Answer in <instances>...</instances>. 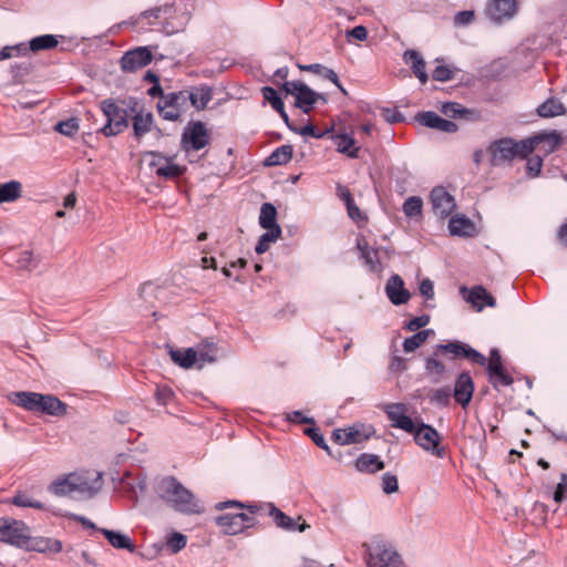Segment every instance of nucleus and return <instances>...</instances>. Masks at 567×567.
I'll use <instances>...</instances> for the list:
<instances>
[{"label":"nucleus","mask_w":567,"mask_h":567,"mask_svg":"<svg viewBox=\"0 0 567 567\" xmlns=\"http://www.w3.org/2000/svg\"><path fill=\"white\" fill-rule=\"evenodd\" d=\"M281 235V228L276 227L274 230H266L265 234H262L255 247V250L257 254H264L268 250L269 245L271 243H275Z\"/></svg>","instance_id":"a19ab883"},{"label":"nucleus","mask_w":567,"mask_h":567,"mask_svg":"<svg viewBox=\"0 0 567 567\" xmlns=\"http://www.w3.org/2000/svg\"><path fill=\"white\" fill-rule=\"evenodd\" d=\"M35 412L52 416H63L66 413V404L52 394L40 393Z\"/></svg>","instance_id":"6ab92c4d"},{"label":"nucleus","mask_w":567,"mask_h":567,"mask_svg":"<svg viewBox=\"0 0 567 567\" xmlns=\"http://www.w3.org/2000/svg\"><path fill=\"white\" fill-rule=\"evenodd\" d=\"M99 532L104 535L110 545L113 546L114 548L126 549L131 553L135 550V546L127 535L121 532L111 530L106 528H100Z\"/></svg>","instance_id":"393cba45"},{"label":"nucleus","mask_w":567,"mask_h":567,"mask_svg":"<svg viewBox=\"0 0 567 567\" xmlns=\"http://www.w3.org/2000/svg\"><path fill=\"white\" fill-rule=\"evenodd\" d=\"M474 230V224L465 217H453L449 223V231L451 235L471 236Z\"/></svg>","instance_id":"473e14b6"},{"label":"nucleus","mask_w":567,"mask_h":567,"mask_svg":"<svg viewBox=\"0 0 567 567\" xmlns=\"http://www.w3.org/2000/svg\"><path fill=\"white\" fill-rule=\"evenodd\" d=\"M357 246L361 252V257L364 259L365 265L370 270L373 272H381L383 270L380 256L382 250L370 247L364 239H359Z\"/></svg>","instance_id":"412c9836"},{"label":"nucleus","mask_w":567,"mask_h":567,"mask_svg":"<svg viewBox=\"0 0 567 567\" xmlns=\"http://www.w3.org/2000/svg\"><path fill=\"white\" fill-rule=\"evenodd\" d=\"M185 91L187 102H189L196 110H204L213 99L212 89L206 85Z\"/></svg>","instance_id":"5701e85b"},{"label":"nucleus","mask_w":567,"mask_h":567,"mask_svg":"<svg viewBox=\"0 0 567 567\" xmlns=\"http://www.w3.org/2000/svg\"><path fill=\"white\" fill-rule=\"evenodd\" d=\"M281 90L287 95H292L296 99L295 105L296 107L302 110L305 113H308L313 104L320 96L317 92L311 90L308 85L300 81H286L281 85Z\"/></svg>","instance_id":"6e6552de"},{"label":"nucleus","mask_w":567,"mask_h":567,"mask_svg":"<svg viewBox=\"0 0 567 567\" xmlns=\"http://www.w3.org/2000/svg\"><path fill=\"white\" fill-rule=\"evenodd\" d=\"M359 472L375 473L384 468V462L378 455L363 453L355 461Z\"/></svg>","instance_id":"cd10ccee"},{"label":"nucleus","mask_w":567,"mask_h":567,"mask_svg":"<svg viewBox=\"0 0 567 567\" xmlns=\"http://www.w3.org/2000/svg\"><path fill=\"white\" fill-rule=\"evenodd\" d=\"M429 316L415 317L406 323L405 328L409 331H416L417 329L425 327L429 323Z\"/></svg>","instance_id":"0e129e2a"},{"label":"nucleus","mask_w":567,"mask_h":567,"mask_svg":"<svg viewBox=\"0 0 567 567\" xmlns=\"http://www.w3.org/2000/svg\"><path fill=\"white\" fill-rule=\"evenodd\" d=\"M373 434L371 426L355 424L346 429H337L332 433L334 442L341 445L361 443Z\"/></svg>","instance_id":"f8f14e48"},{"label":"nucleus","mask_w":567,"mask_h":567,"mask_svg":"<svg viewBox=\"0 0 567 567\" xmlns=\"http://www.w3.org/2000/svg\"><path fill=\"white\" fill-rule=\"evenodd\" d=\"M425 370L432 375L441 377L445 372V367L436 359V354L434 353L433 357L426 359Z\"/></svg>","instance_id":"5fc2aeb1"},{"label":"nucleus","mask_w":567,"mask_h":567,"mask_svg":"<svg viewBox=\"0 0 567 567\" xmlns=\"http://www.w3.org/2000/svg\"><path fill=\"white\" fill-rule=\"evenodd\" d=\"M268 508V515L272 517L275 524L285 530H296V523L295 520L287 516L284 512H281L279 508L274 506L272 504L267 505Z\"/></svg>","instance_id":"c9c22d12"},{"label":"nucleus","mask_w":567,"mask_h":567,"mask_svg":"<svg viewBox=\"0 0 567 567\" xmlns=\"http://www.w3.org/2000/svg\"><path fill=\"white\" fill-rule=\"evenodd\" d=\"M103 486L102 474L96 471L73 472L56 477L48 487L59 497L85 501L94 497Z\"/></svg>","instance_id":"f257e3e1"},{"label":"nucleus","mask_w":567,"mask_h":567,"mask_svg":"<svg viewBox=\"0 0 567 567\" xmlns=\"http://www.w3.org/2000/svg\"><path fill=\"white\" fill-rule=\"evenodd\" d=\"M347 38L348 40L353 38L359 41H364L368 38V31L363 25H357L347 31Z\"/></svg>","instance_id":"338daca9"},{"label":"nucleus","mask_w":567,"mask_h":567,"mask_svg":"<svg viewBox=\"0 0 567 567\" xmlns=\"http://www.w3.org/2000/svg\"><path fill=\"white\" fill-rule=\"evenodd\" d=\"M210 137L206 125L198 122H190L182 134V148L189 153L199 151L209 144Z\"/></svg>","instance_id":"1a4fd4ad"},{"label":"nucleus","mask_w":567,"mask_h":567,"mask_svg":"<svg viewBox=\"0 0 567 567\" xmlns=\"http://www.w3.org/2000/svg\"><path fill=\"white\" fill-rule=\"evenodd\" d=\"M22 196V184L19 181H10L0 185V204L11 203Z\"/></svg>","instance_id":"7c9ffc66"},{"label":"nucleus","mask_w":567,"mask_h":567,"mask_svg":"<svg viewBox=\"0 0 567 567\" xmlns=\"http://www.w3.org/2000/svg\"><path fill=\"white\" fill-rule=\"evenodd\" d=\"M157 107L159 115L167 121H176L182 114L179 110L175 109L171 103H167V101L163 97L159 101Z\"/></svg>","instance_id":"8fccbe9b"},{"label":"nucleus","mask_w":567,"mask_h":567,"mask_svg":"<svg viewBox=\"0 0 567 567\" xmlns=\"http://www.w3.org/2000/svg\"><path fill=\"white\" fill-rule=\"evenodd\" d=\"M422 208H423V200L419 196L409 197L402 206V210H403L404 215L409 218L420 216L422 214Z\"/></svg>","instance_id":"37998d69"},{"label":"nucleus","mask_w":567,"mask_h":567,"mask_svg":"<svg viewBox=\"0 0 567 567\" xmlns=\"http://www.w3.org/2000/svg\"><path fill=\"white\" fill-rule=\"evenodd\" d=\"M368 567H404L401 556L385 544H377L369 550Z\"/></svg>","instance_id":"9d476101"},{"label":"nucleus","mask_w":567,"mask_h":567,"mask_svg":"<svg viewBox=\"0 0 567 567\" xmlns=\"http://www.w3.org/2000/svg\"><path fill=\"white\" fill-rule=\"evenodd\" d=\"M187 543L186 536L181 533H173L167 538V546L172 550L173 554L182 550Z\"/></svg>","instance_id":"603ef678"},{"label":"nucleus","mask_w":567,"mask_h":567,"mask_svg":"<svg viewBox=\"0 0 567 567\" xmlns=\"http://www.w3.org/2000/svg\"><path fill=\"white\" fill-rule=\"evenodd\" d=\"M39 396L40 393L37 392L19 391L9 394V400L17 406H20L30 412H35Z\"/></svg>","instance_id":"a878e982"},{"label":"nucleus","mask_w":567,"mask_h":567,"mask_svg":"<svg viewBox=\"0 0 567 567\" xmlns=\"http://www.w3.org/2000/svg\"><path fill=\"white\" fill-rule=\"evenodd\" d=\"M474 385L471 377L462 373L455 383L454 398L463 406L467 405L472 399Z\"/></svg>","instance_id":"4be33fe9"},{"label":"nucleus","mask_w":567,"mask_h":567,"mask_svg":"<svg viewBox=\"0 0 567 567\" xmlns=\"http://www.w3.org/2000/svg\"><path fill=\"white\" fill-rule=\"evenodd\" d=\"M153 125L152 113L137 112L133 116V131L134 135L140 138L144 134L148 133Z\"/></svg>","instance_id":"f704fd0d"},{"label":"nucleus","mask_w":567,"mask_h":567,"mask_svg":"<svg viewBox=\"0 0 567 567\" xmlns=\"http://www.w3.org/2000/svg\"><path fill=\"white\" fill-rule=\"evenodd\" d=\"M153 60V54L147 47H137L124 53L121 59V68L124 72H136L146 66Z\"/></svg>","instance_id":"ddd939ff"},{"label":"nucleus","mask_w":567,"mask_h":567,"mask_svg":"<svg viewBox=\"0 0 567 567\" xmlns=\"http://www.w3.org/2000/svg\"><path fill=\"white\" fill-rule=\"evenodd\" d=\"M58 44L59 41L55 35L43 34L31 39L29 42V49H31V52H39L43 50H51Z\"/></svg>","instance_id":"4c0bfd02"},{"label":"nucleus","mask_w":567,"mask_h":567,"mask_svg":"<svg viewBox=\"0 0 567 567\" xmlns=\"http://www.w3.org/2000/svg\"><path fill=\"white\" fill-rule=\"evenodd\" d=\"M384 413L394 429H400L406 433L415 430L417 422H414L408 414L409 409L404 403H390L384 406Z\"/></svg>","instance_id":"9b49d317"},{"label":"nucleus","mask_w":567,"mask_h":567,"mask_svg":"<svg viewBox=\"0 0 567 567\" xmlns=\"http://www.w3.org/2000/svg\"><path fill=\"white\" fill-rule=\"evenodd\" d=\"M305 434L308 435L317 446H319L326 451H329V446L326 443L324 436L319 431V429L308 427L305 430Z\"/></svg>","instance_id":"4d7b16f0"},{"label":"nucleus","mask_w":567,"mask_h":567,"mask_svg":"<svg viewBox=\"0 0 567 567\" xmlns=\"http://www.w3.org/2000/svg\"><path fill=\"white\" fill-rule=\"evenodd\" d=\"M197 362L198 369H202L206 363H214L217 360V347L214 342L205 340L197 344Z\"/></svg>","instance_id":"c85d7f7f"},{"label":"nucleus","mask_w":567,"mask_h":567,"mask_svg":"<svg viewBox=\"0 0 567 567\" xmlns=\"http://www.w3.org/2000/svg\"><path fill=\"white\" fill-rule=\"evenodd\" d=\"M292 146L281 145L277 147L265 161L266 166H278L287 164L292 157Z\"/></svg>","instance_id":"72a5a7b5"},{"label":"nucleus","mask_w":567,"mask_h":567,"mask_svg":"<svg viewBox=\"0 0 567 567\" xmlns=\"http://www.w3.org/2000/svg\"><path fill=\"white\" fill-rule=\"evenodd\" d=\"M431 333H433V331L426 329L414 333L412 337L406 338L403 342V350L408 353L415 351L427 340Z\"/></svg>","instance_id":"ea45409f"},{"label":"nucleus","mask_w":567,"mask_h":567,"mask_svg":"<svg viewBox=\"0 0 567 567\" xmlns=\"http://www.w3.org/2000/svg\"><path fill=\"white\" fill-rule=\"evenodd\" d=\"M385 293L395 306L406 303L411 297L409 290L404 288L403 279L399 275L390 277L385 285Z\"/></svg>","instance_id":"a211bd4d"},{"label":"nucleus","mask_w":567,"mask_h":567,"mask_svg":"<svg viewBox=\"0 0 567 567\" xmlns=\"http://www.w3.org/2000/svg\"><path fill=\"white\" fill-rule=\"evenodd\" d=\"M411 434L422 450L439 458L445 457L446 450L441 445L442 436L433 426L417 422Z\"/></svg>","instance_id":"39448f33"},{"label":"nucleus","mask_w":567,"mask_h":567,"mask_svg":"<svg viewBox=\"0 0 567 567\" xmlns=\"http://www.w3.org/2000/svg\"><path fill=\"white\" fill-rule=\"evenodd\" d=\"M489 380L494 386L497 385H509L513 383V379L507 374L504 367H497L488 369Z\"/></svg>","instance_id":"a18cd8bd"},{"label":"nucleus","mask_w":567,"mask_h":567,"mask_svg":"<svg viewBox=\"0 0 567 567\" xmlns=\"http://www.w3.org/2000/svg\"><path fill=\"white\" fill-rule=\"evenodd\" d=\"M543 167V158L539 155H535L527 161V174L529 177H537Z\"/></svg>","instance_id":"13d9d810"},{"label":"nucleus","mask_w":567,"mask_h":567,"mask_svg":"<svg viewBox=\"0 0 567 567\" xmlns=\"http://www.w3.org/2000/svg\"><path fill=\"white\" fill-rule=\"evenodd\" d=\"M173 391L168 386H157L155 396L159 404L165 405L172 398H173Z\"/></svg>","instance_id":"680f3d73"},{"label":"nucleus","mask_w":567,"mask_h":567,"mask_svg":"<svg viewBox=\"0 0 567 567\" xmlns=\"http://www.w3.org/2000/svg\"><path fill=\"white\" fill-rule=\"evenodd\" d=\"M285 419L288 422H298L303 424H315L312 417L305 416L301 411H293L285 414Z\"/></svg>","instance_id":"052dcab7"},{"label":"nucleus","mask_w":567,"mask_h":567,"mask_svg":"<svg viewBox=\"0 0 567 567\" xmlns=\"http://www.w3.org/2000/svg\"><path fill=\"white\" fill-rule=\"evenodd\" d=\"M336 142L337 151L346 154L351 158L359 156V141L353 137V131H348L346 127L339 130L338 134L332 136Z\"/></svg>","instance_id":"f3484780"},{"label":"nucleus","mask_w":567,"mask_h":567,"mask_svg":"<svg viewBox=\"0 0 567 567\" xmlns=\"http://www.w3.org/2000/svg\"><path fill=\"white\" fill-rule=\"evenodd\" d=\"M452 71L445 65H439L433 71V79L440 82H445L452 79Z\"/></svg>","instance_id":"e2e57ef3"},{"label":"nucleus","mask_w":567,"mask_h":567,"mask_svg":"<svg viewBox=\"0 0 567 567\" xmlns=\"http://www.w3.org/2000/svg\"><path fill=\"white\" fill-rule=\"evenodd\" d=\"M299 69L302 71H308V72L318 74V75L331 81L343 94H347L346 89L342 86L337 73L332 69H329L319 63L308 64V65H299Z\"/></svg>","instance_id":"c756f323"},{"label":"nucleus","mask_w":567,"mask_h":567,"mask_svg":"<svg viewBox=\"0 0 567 567\" xmlns=\"http://www.w3.org/2000/svg\"><path fill=\"white\" fill-rule=\"evenodd\" d=\"M261 94L265 101L269 102L276 112L281 111V107L285 106L281 97L278 95L277 91L274 87L264 86L261 89Z\"/></svg>","instance_id":"09e8293b"},{"label":"nucleus","mask_w":567,"mask_h":567,"mask_svg":"<svg viewBox=\"0 0 567 567\" xmlns=\"http://www.w3.org/2000/svg\"><path fill=\"white\" fill-rule=\"evenodd\" d=\"M158 495L181 513L192 514L200 512L198 501L192 492L174 477H165L159 482Z\"/></svg>","instance_id":"7ed1b4c3"},{"label":"nucleus","mask_w":567,"mask_h":567,"mask_svg":"<svg viewBox=\"0 0 567 567\" xmlns=\"http://www.w3.org/2000/svg\"><path fill=\"white\" fill-rule=\"evenodd\" d=\"M29 540L30 530L23 522L8 517L0 518V542L29 547Z\"/></svg>","instance_id":"0eeeda50"},{"label":"nucleus","mask_w":567,"mask_h":567,"mask_svg":"<svg viewBox=\"0 0 567 567\" xmlns=\"http://www.w3.org/2000/svg\"><path fill=\"white\" fill-rule=\"evenodd\" d=\"M463 357L464 358H468L473 362L478 363L481 365H485V363H486V358L482 353H480L478 351H476V350L472 349L471 347H468L467 344L465 347V351H464V355Z\"/></svg>","instance_id":"69168bd1"},{"label":"nucleus","mask_w":567,"mask_h":567,"mask_svg":"<svg viewBox=\"0 0 567 567\" xmlns=\"http://www.w3.org/2000/svg\"><path fill=\"white\" fill-rule=\"evenodd\" d=\"M101 110L106 117V124L102 127L105 136H114L123 132L128 126L127 111L120 107L113 100H103Z\"/></svg>","instance_id":"423d86ee"},{"label":"nucleus","mask_w":567,"mask_h":567,"mask_svg":"<svg viewBox=\"0 0 567 567\" xmlns=\"http://www.w3.org/2000/svg\"><path fill=\"white\" fill-rule=\"evenodd\" d=\"M163 99L171 103L175 109L179 110V112H184L188 105L186 91L173 92L166 95H163Z\"/></svg>","instance_id":"de8ad7c7"},{"label":"nucleus","mask_w":567,"mask_h":567,"mask_svg":"<svg viewBox=\"0 0 567 567\" xmlns=\"http://www.w3.org/2000/svg\"><path fill=\"white\" fill-rule=\"evenodd\" d=\"M152 156V161L150 162V167L153 169L154 174L157 175V169L159 167H164L165 164H167L169 161H172V157H166L159 153L152 152L150 153Z\"/></svg>","instance_id":"bf43d9fd"},{"label":"nucleus","mask_w":567,"mask_h":567,"mask_svg":"<svg viewBox=\"0 0 567 567\" xmlns=\"http://www.w3.org/2000/svg\"><path fill=\"white\" fill-rule=\"evenodd\" d=\"M169 355L174 363L184 369H190L194 365L198 367L197 351L194 348L171 350Z\"/></svg>","instance_id":"bb28decb"},{"label":"nucleus","mask_w":567,"mask_h":567,"mask_svg":"<svg viewBox=\"0 0 567 567\" xmlns=\"http://www.w3.org/2000/svg\"><path fill=\"white\" fill-rule=\"evenodd\" d=\"M537 140L515 142L512 138H501L492 142L486 153L489 155L492 166H501L514 159L516 156L525 157L535 151Z\"/></svg>","instance_id":"20e7f679"},{"label":"nucleus","mask_w":567,"mask_h":567,"mask_svg":"<svg viewBox=\"0 0 567 567\" xmlns=\"http://www.w3.org/2000/svg\"><path fill=\"white\" fill-rule=\"evenodd\" d=\"M465 347L466 344L460 341H453L445 344H437L435 354L441 353L450 355L451 359L461 358L464 355Z\"/></svg>","instance_id":"58836bf2"},{"label":"nucleus","mask_w":567,"mask_h":567,"mask_svg":"<svg viewBox=\"0 0 567 567\" xmlns=\"http://www.w3.org/2000/svg\"><path fill=\"white\" fill-rule=\"evenodd\" d=\"M32 548H37L40 551L59 553L62 550V543L54 538H40L35 540Z\"/></svg>","instance_id":"49530a36"},{"label":"nucleus","mask_w":567,"mask_h":567,"mask_svg":"<svg viewBox=\"0 0 567 567\" xmlns=\"http://www.w3.org/2000/svg\"><path fill=\"white\" fill-rule=\"evenodd\" d=\"M537 113L542 117H554L565 113V106L557 99H548L537 109Z\"/></svg>","instance_id":"e433bc0d"},{"label":"nucleus","mask_w":567,"mask_h":567,"mask_svg":"<svg viewBox=\"0 0 567 567\" xmlns=\"http://www.w3.org/2000/svg\"><path fill=\"white\" fill-rule=\"evenodd\" d=\"M11 503L19 507H32L37 509L43 508V504L41 502L31 498L29 495L24 493H18L12 498Z\"/></svg>","instance_id":"3c124183"},{"label":"nucleus","mask_w":567,"mask_h":567,"mask_svg":"<svg viewBox=\"0 0 567 567\" xmlns=\"http://www.w3.org/2000/svg\"><path fill=\"white\" fill-rule=\"evenodd\" d=\"M516 10V0H492L487 7V14L493 21L502 22L511 19Z\"/></svg>","instance_id":"dca6fc26"},{"label":"nucleus","mask_w":567,"mask_h":567,"mask_svg":"<svg viewBox=\"0 0 567 567\" xmlns=\"http://www.w3.org/2000/svg\"><path fill=\"white\" fill-rule=\"evenodd\" d=\"M185 171H186V168L184 166L175 164L172 159L167 164H165L164 167H159L157 169L156 176L164 178V179H174L176 177H179L182 174H184Z\"/></svg>","instance_id":"c03bdc74"},{"label":"nucleus","mask_w":567,"mask_h":567,"mask_svg":"<svg viewBox=\"0 0 567 567\" xmlns=\"http://www.w3.org/2000/svg\"><path fill=\"white\" fill-rule=\"evenodd\" d=\"M561 482L557 485L554 492V501L561 503L564 499V492L567 489V474H561Z\"/></svg>","instance_id":"774afa93"},{"label":"nucleus","mask_w":567,"mask_h":567,"mask_svg":"<svg viewBox=\"0 0 567 567\" xmlns=\"http://www.w3.org/2000/svg\"><path fill=\"white\" fill-rule=\"evenodd\" d=\"M55 130L65 136H72L78 132L79 124L75 118H70L66 121L59 122L55 126Z\"/></svg>","instance_id":"864d4df0"},{"label":"nucleus","mask_w":567,"mask_h":567,"mask_svg":"<svg viewBox=\"0 0 567 567\" xmlns=\"http://www.w3.org/2000/svg\"><path fill=\"white\" fill-rule=\"evenodd\" d=\"M229 507L246 508L247 513L223 514L215 518L217 526L226 535H237L245 529L254 527L257 524L256 514L261 508L258 505H245L238 501L219 502L215 505L217 511H224Z\"/></svg>","instance_id":"f03ea898"},{"label":"nucleus","mask_w":567,"mask_h":567,"mask_svg":"<svg viewBox=\"0 0 567 567\" xmlns=\"http://www.w3.org/2000/svg\"><path fill=\"white\" fill-rule=\"evenodd\" d=\"M381 486H382V491L385 494H392V493L398 492V489H399L398 477L391 473H385L382 476Z\"/></svg>","instance_id":"6e6d98bb"},{"label":"nucleus","mask_w":567,"mask_h":567,"mask_svg":"<svg viewBox=\"0 0 567 567\" xmlns=\"http://www.w3.org/2000/svg\"><path fill=\"white\" fill-rule=\"evenodd\" d=\"M403 60L410 65L414 75L420 80L422 84L427 81V73L425 71V62L420 53L415 50H408L403 54Z\"/></svg>","instance_id":"b1692460"},{"label":"nucleus","mask_w":567,"mask_h":567,"mask_svg":"<svg viewBox=\"0 0 567 567\" xmlns=\"http://www.w3.org/2000/svg\"><path fill=\"white\" fill-rule=\"evenodd\" d=\"M259 224L266 230H274L280 227L277 224V209L270 203H264L260 207Z\"/></svg>","instance_id":"2f4dec72"},{"label":"nucleus","mask_w":567,"mask_h":567,"mask_svg":"<svg viewBox=\"0 0 567 567\" xmlns=\"http://www.w3.org/2000/svg\"><path fill=\"white\" fill-rule=\"evenodd\" d=\"M461 291L467 292L464 298L470 302L477 311H482L485 306L494 308L496 306L495 298L483 287L475 286L467 291L465 287L461 288Z\"/></svg>","instance_id":"2eb2a0df"},{"label":"nucleus","mask_w":567,"mask_h":567,"mask_svg":"<svg viewBox=\"0 0 567 567\" xmlns=\"http://www.w3.org/2000/svg\"><path fill=\"white\" fill-rule=\"evenodd\" d=\"M416 118L422 125L440 132L453 133L457 130L454 122L439 116L435 112L419 113Z\"/></svg>","instance_id":"aec40b11"},{"label":"nucleus","mask_w":567,"mask_h":567,"mask_svg":"<svg viewBox=\"0 0 567 567\" xmlns=\"http://www.w3.org/2000/svg\"><path fill=\"white\" fill-rule=\"evenodd\" d=\"M433 213L440 218L447 217L455 208L454 197L444 187H435L431 192Z\"/></svg>","instance_id":"4468645a"},{"label":"nucleus","mask_w":567,"mask_h":567,"mask_svg":"<svg viewBox=\"0 0 567 567\" xmlns=\"http://www.w3.org/2000/svg\"><path fill=\"white\" fill-rule=\"evenodd\" d=\"M532 140H537V142L535 143V150L540 144H543L545 152L547 153L555 151L560 145L561 142L560 136L556 133L535 136Z\"/></svg>","instance_id":"79ce46f5"}]
</instances>
